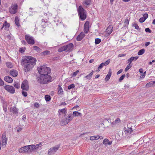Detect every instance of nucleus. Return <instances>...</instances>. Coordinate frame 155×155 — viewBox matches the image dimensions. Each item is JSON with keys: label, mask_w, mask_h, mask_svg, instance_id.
Segmentation results:
<instances>
[{"label": "nucleus", "mask_w": 155, "mask_h": 155, "mask_svg": "<svg viewBox=\"0 0 155 155\" xmlns=\"http://www.w3.org/2000/svg\"><path fill=\"white\" fill-rule=\"evenodd\" d=\"M99 138L100 136L99 135H95L90 137V139L92 141L97 140L99 139Z\"/></svg>", "instance_id": "nucleus-27"}, {"label": "nucleus", "mask_w": 155, "mask_h": 155, "mask_svg": "<svg viewBox=\"0 0 155 155\" xmlns=\"http://www.w3.org/2000/svg\"><path fill=\"white\" fill-rule=\"evenodd\" d=\"M10 74L13 77H16L18 75V72L16 70H12L10 71Z\"/></svg>", "instance_id": "nucleus-18"}, {"label": "nucleus", "mask_w": 155, "mask_h": 155, "mask_svg": "<svg viewBox=\"0 0 155 155\" xmlns=\"http://www.w3.org/2000/svg\"><path fill=\"white\" fill-rule=\"evenodd\" d=\"M4 80L8 83H12L13 81L12 79L9 76H6L4 77Z\"/></svg>", "instance_id": "nucleus-24"}, {"label": "nucleus", "mask_w": 155, "mask_h": 155, "mask_svg": "<svg viewBox=\"0 0 155 155\" xmlns=\"http://www.w3.org/2000/svg\"><path fill=\"white\" fill-rule=\"evenodd\" d=\"M66 105V103H65V102H62V103H61L60 105H64V106H65V105Z\"/></svg>", "instance_id": "nucleus-63"}, {"label": "nucleus", "mask_w": 155, "mask_h": 155, "mask_svg": "<svg viewBox=\"0 0 155 155\" xmlns=\"http://www.w3.org/2000/svg\"><path fill=\"white\" fill-rule=\"evenodd\" d=\"M132 58H133L134 61H136L139 58L138 56L136 57H132Z\"/></svg>", "instance_id": "nucleus-58"}, {"label": "nucleus", "mask_w": 155, "mask_h": 155, "mask_svg": "<svg viewBox=\"0 0 155 155\" xmlns=\"http://www.w3.org/2000/svg\"><path fill=\"white\" fill-rule=\"evenodd\" d=\"M27 153H30L33 152V150L31 144L27 145Z\"/></svg>", "instance_id": "nucleus-20"}, {"label": "nucleus", "mask_w": 155, "mask_h": 155, "mask_svg": "<svg viewBox=\"0 0 155 155\" xmlns=\"http://www.w3.org/2000/svg\"><path fill=\"white\" fill-rule=\"evenodd\" d=\"M146 19H145L143 17H141L140 18L139 21L141 23H142Z\"/></svg>", "instance_id": "nucleus-48"}, {"label": "nucleus", "mask_w": 155, "mask_h": 155, "mask_svg": "<svg viewBox=\"0 0 155 155\" xmlns=\"http://www.w3.org/2000/svg\"><path fill=\"white\" fill-rule=\"evenodd\" d=\"M25 48H19V51L20 53H23L25 52Z\"/></svg>", "instance_id": "nucleus-46"}, {"label": "nucleus", "mask_w": 155, "mask_h": 155, "mask_svg": "<svg viewBox=\"0 0 155 155\" xmlns=\"http://www.w3.org/2000/svg\"><path fill=\"white\" fill-rule=\"evenodd\" d=\"M89 27V23L88 21H86L84 25V31L85 33H88Z\"/></svg>", "instance_id": "nucleus-12"}, {"label": "nucleus", "mask_w": 155, "mask_h": 155, "mask_svg": "<svg viewBox=\"0 0 155 155\" xmlns=\"http://www.w3.org/2000/svg\"><path fill=\"white\" fill-rule=\"evenodd\" d=\"M85 34L83 32H81L80 34L78 35L77 38V41H81L82 40L83 38L84 37Z\"/></svg>", "instance_id": "nucleus-19"}, {"label": "nucleus", "mask_w": 155, "mask_h": 155, "mask_svg": "<svg viewBox=\"0 0 155 155\" xmlns=\"http://www.w3.org/2000/svg\"><path fill=\"white\" fill-rule=\"evenodd\" d=\"M50 53V51H49L46 50L44 51L41 52V54L43 55H45L49 54Z\"/></svg>", "instance_id": "nucleus-36"}, {"label": "nucleus", "mask_w": 155, "mask_h": 155, "mask_svg": "<svg viewBox=\"0 0 155 155\" xmlns=\"http://www.w3.org/2000/svg\"><path fill=\"white\" fill-rule=\"evenodd\" d=\"M112 74L111 70L110 69L109 72L106 77L105 80L106 81H108L110 79Z\"/></svg>", "instance_id": "nucleus-22"}, {"label": "nucleus", "mask_w": 155, "mask_h": 155, "mask_svg": "<svg viewBox=\"0 0 155 155\" xmlns=\"http://www.w3.org/2000/svg\"><path fill=\"white\" fill-rule=\"evenodd\" d=\"M123 69H120L119 70L117 73V74L118 75L120 74L123 71Z\"/></svg>", "instance_id": "nucleus-59"}, {"label": "nucleus", "mask_w": 155, "mask_h": 155, "mask_svg": "<svg viewBox=\"0 0 155 155\" xmlns=\"http://www.w3.org/2000/svg\"><path fill=\"white\" fill-rule=\"evenodd\" d=\"M4 84V82L0 78V85L3 86Z\"/></svg>", "instance_id": "nucleus-55"}, {"label": "nucleus", "mask_w": 155, "mask_h": 155, "mask_svg": "<svg viewBox=\"0 0 155 155\" xmlns=\"http://www.w3.org/2000/svg\"><path fill=\"white\" fill-rule=\"evenodd\" d=\"M133 26H134L135 28L137 30H140V29L139 26L137 24L134 23V24Z\"/></svg>", "instance_id": "nucleus-44"}, {"label": "nucleus", "mask_w": 155, "mask_h": 155, "mask_svg": "<svg viewBox=\"0 0 155 155\" xmlns=\"http://www.w3.org/2000/svg\"><path fill=\"white\" fill-rule=\"evenodd\" d=\"M14 87L17 89H18L20 87V84L18 83H14Z\"/></svg>", "instance_id": "nucleus-43"}, {"label": "nucleus", "mask_w": 155, "mask_h": 155, "mask_svg": "<svg viewBox=\"0 0 155 155\" xmlns=\"http://www.w3.org/2000/svg\"><path fill=\"white\" fill-rule=\"evenodd\" d=\"M91 4V0H84L83 2V5L87 8Z\"/></svg>", "instance_id": "nucleus-17"}, {"label": "nucleus", "mask_w": 155, "mask_h": 155, "mask_svg": "<svg viewBox=\"0 0 155 155\" xmlns=\"http://www.w3.org/2000/svg\"><path fill=\"white\" fill-rule=\"evenodd\" d=\"M25 38L28 44L33 45L35 44L33 37L29 35H26L25 36Z\"/></svg>", "instance_id": "nucleus-7"}, {"label": "nucleus", "mask_w": 155, "mask_h": 155, "mask_svg": "<svg viewBox=\"0 0 155 155\" xmlns=\"http://www.w3.org/2000/svg\"><path fill=\"white\" fill-rule=\"evenodd\" d=\"M6 65L7 67L9 68H12L13 66L11 63L8 62L6 63Z\"/></svg>", "instance_id": "nucleus-35"}, {"label": "nucleus", "mask_w": 155, "mask_h": 155, "mask_svg": "<svg viewBox=\"0 0 155 155\" xmlns=\"http://www.w3.org/2000/svg\"><path fill=\"white\" fill-rule=\"evenodd\" d=\"M79 72V70H77L76 71L74 72L73 73V74L72 75V76H75Z\"/></svg>", "instance_id": "nucleus-50"}, {"label": "nucleus", "mask_w": 155, "mask_h": 155, "mask_svg": "<svg viewBox=\"0 0 155 155\" xmlns=\"http://www.w3.org/2000/svg\"><path fill=\"white\" fill-rule=\"evenodd\" d=\"M145 52V50L144 49H141L138 52V55H141L143 54Z\"/></svg>", "instance_id": "nucleus-32"}, {"label": "nucleus", "mask_w": 155, "mask_h": 155, "mask_svg": "<svg viewBox=\"0 0 155 155\" xmlns=\"http://www.w3.org/2000/svg\"><path fill=\"white\" fill-rule=\"evenodd\" d=\"M133 58H132V57H131L130 58H129L128 60V63H129V64H131L132 62L133 61Z\"/></svg>", "instance_id": "nucleus-49"}, {"label": "nucleus", "mask_w": 155, "mask_h": 155, "mask_svg": "<svg viewBox=\"0 0 155 155\" xmlns=\"http://www.w3.org/2000/svg\"><path fill=\"white\" fill-rule=\"evenodd\" d=\"M19 18L16 16L15 18V22L16 25L18 27H19L20 26V24L19 22Z\"/></svg>", "instance_id": "nucleus-28"}, {"label": "nucleus", "mask_w": 155, "mask_h": 155, "mask_svg": "<svg viewBox=\"0 0 155 155\" xmlns=\"http://www.w3.org/2000/svg\"><path fill=\"white\" fill-rule=\"evenodd\" d=\"M63 90L61 87L59 86L58 87V94H61L63 93Z\"/></svg>", "instance_id": "nucleus-39"}, {"label": "nucleus", "mask_w": 155, "mask_h": 155, "mask_svg": "<svg viewBox=\"0 0 155 155\" xmlns=\"http://www.w3.org/2000/svg\"><path fill=\"white\" fill-rule=\"evenodd\" d=\"M45 97L46 101H49L51 99L50 96L48 95H46Z\"/></svg>", "instance_id": "nucleus-40"}, {"label": "nucleus", "mask_w": 155, "mask_h": 155, "mask_svg": "<svg viewBox=\"0 0 155 155\" xmlns=\"http://www.w3.org/2000/svg\"><path fill=\"white\" fill-rule=\"evenodd\" d=\"M40 76L37 79L38 83L41 84H46L52 81V78L49 74L51 73V69L46 65L41 66L38 68Z\"/></svg>", "instance_id": "nucleus-1"}, {"label": "nucleus", "mask_w": 155, "mask_h": 155, "mask_svg": "<svg viewBox=\"0 0 155 155\" xmlns=\"http://www.w3.org/2000/svg\"><path fill=\"white\" fill-rule=\"evenodd\" d=\"M93 73L94 71H92L89 74L85 77V78L87 79L90 80L92 77V75L93 74Z\"/></svg>", "instance_id": "nucleus-30"}, {"label": "nucleus", "mask_w": 155, "mask_h": 155, "mask_svg": "<svg viewBox=\"0 0 155 155\" xmlns=\"http://www.w3.org/2000/svg\"><path fill=\"white\" fill-rule=\"evenodd\" d=\"M125 74L123 75H122L120 78L119 79V81L120 82L122 80H123L124 79V78L125 77Z\"/></svg>", "instance_id": "nucleus-47"}, {"label": "nucleus", "mask_w": 155, "mask_h": 155, "mask_svg": "<svg viewBox=\"0 0 155 155\" xmlns=\"http://www.w3.org/2000/svg\"><path fill=\"white\" fill-rule=\"evenodd\" d=\"M103 143L104 145L106 146L107 145H110L111 144L112 142L110 141L109 140L107 139H105L103 140Z\"/></svg>", "instance_id": "nucleus-25"}, {"label": "nucleus", "mask_w": 155, "mask_h": 155, "mask_svg": "<svg viewBox=\"0 0 155 155\" xmlns=\"http://www.w3.org/2000/svg\"><path fill=\"white\" fill-rule=\"evenodd\" d=\"M39 104L37 102H35L34 104V107L37 108L39 107Z\"/></svg>", "instance_id": "nucleus-53"}, {"label": "nucleus", "mask_w": 155, "mask_h": 155, "mask_svg": "<svg viewBox=\"0 0 155 155\" xmlns=\"http://www.w3.org/2000/svg\"><path fill=\"white\" fill-rule=\"evenodd\" d=\"M67 109L66 108L58 110V113L59 115L64 114V116L66 115L67 113Z\"/></svg>", "instance_id": "nucleus-16"}, {"label": "nucleus", "mask_w": 155, "mask_h": 155, "mask_svg": "<svg viewBox=\"0 0 155 155\" xmlns=\"http://www.w3.org/2000/svg\"><path fill=\"white\" fill-rule=\"evenodd\" d=\"M9 26V24L7 23L6 21H5L3 25V28L5 27V28H8Z\"/></svg>", "instance_id": "nucleus-37"}, {"label": "nucleus", "mask_w": 155, "mask_h": 155, "mask_svg": "<svg viewBox=\"0 0 155 155\" xmlns=\"http://www.w3.org/2000/svg\"><path fill=\"white\" fill-rule=\"evenodd\" d=\"M120 122V118H117L112 123L111 125L112 127L118 124Z\"/></svg>", "instance_id": "nucleus-23"}, {"label": "nucleus", "mask_w": 155, "mask_h": 155, "mask_svg": "<svg viewBox=\"0 0 155 155\" xmlns=\"http://www.w3.org/2000/svg\"><path fill=\"white\" fill-rule=\"evenodd\" d=\"M58 51L59 52H62L64 51H66L65 46L61 47L58 50Z\"/></svg>", "instance_id": "nucleus-31"}, {"label": "nucleus", "mask_w": 155, "mask_h": 155, "mask_svg": "<svg viewBox=\"0 0 155 155\" xmlns=\"http://www.w3.org/2000/svg\"><path fill=\"white\" fill-rule=\"evenodd\" d=\"M73 118L74 116L71 113H68V116L61 120V124L62 125L66 124L71 121Z\"/></svg>", "instance_id": "nucleus-4"}, {"label": "nucleus", "mask_w": 155, "mask_h": 155, "mask_svg": "<svg viewBox=\"0 0 155 155\" xmlns=\"http://www.w3.org/2000/svg\"><path fill=\"white\" fill-rule=\"evenodd\" d=\"M27 145L23 147L18 149V151L20 153H27Z\"/></svg>", "instance_id": "nucleus-15"}, {"label": "nucleus", "mask_w": 155, "mask_h": 155, "mask_svg": "<svg viewBox=\"0 0 155 155\" xmlns=\"http://www.w3.org/2000/svg\"><path fill=\"white\" fill-rule=\"evenodd\" d=\"M132 128H130L128 130H126L124 131V132L126 134H130L132 131Z\"/></svg>", "instance_id": "nucleus-38"}, {"label": "nucleus", "mask_w": 155, "mask_h": 155, "mask_svg": "<svg viewBox=\"0 0 155 155\" xmlns=\"http://www.w3.org/2000/svg\"><path fill=\"white\" fill-rule=\"evenodd\" d=\"M36 59L31 56H27L22 58L21 63V65L23 67L24 71L28 72L31 71L36 64Z\"/></svg>", "instance_id": "nucleus-2"}, {"label": "nucleus", "mask_w": 155, "mask_h": 155, "mask_svg": "<svg viewBox=\"0 0 155 155\" xmlns=\"http://www.w3.org/2000/svg\"><path fill=\"white\" fill-rule=\"evenodd\" d=\"M155 83V81H152L149 82V83H147L146 84V86L147 87H151L153 85V84Z\"/></svg>", "instance_id": "nucleus-34"}, {"label": "nucleus", "mask_w": 155, "mask_h": 155, "mask_svg": "<svg viewBox=\"0 0 155 155\" xmlns=\"http://www.w3.org/2000/svg\"><path fill=\"white\" fill-rule=\"evenodd\" d=\"M3 108L4 111L5 112H6L7 111V106L6 105H3Z\"/></svg>", "instance_id": "nucleus-51"}, {"label": "nucleus", "mask_w": 155, "mask_h": 155, "mask_svg": "<svg viewBox=\"0 0 155 155\" xmlns=\"http://www.w3.org/2000/svg\"><path fill=\"white\" fill-rule=\"evenodd\" d=\"M145 31L146 32H148L149 33L151 32V30L149 28H146L145 29Z\"/></svg>", "instance_id": "nucleus-54"}, {"label": "nucleus", "mask_w": 155, "mask_h": 155, "mask_svg": "<svg viewBox=\"0 0 155 155\" xmlns=\"http://www.w3.org/2000/svg\"><path fill=\"white\" fill-rule=\"evenodd\" d=\"M59 147L60 145H57L50 148L48 151V155H52L54 154L58 150Z\"/></svg>", "instance_id": "nucleus-5"}, {"label": "nucleus", "mask_w": 155, "mask_h": 155, "mask_svg": "<svg viewBox=\"0 0 155 155\" xmlns=\"http://www.w3.org/2000/svg\"><path fill=\"white\" fill-rule=\"evenodd\" d=\"M33 49L37 51L38 52H40L41 51V48L36 46H33Z\"/></svg>", "instance_id": "nucleus-33"}, {"label": "nucleus", "mask_w": 155, "mask_h": 155, "mask_svg": "<svg viewBox=\"0 0 155 155\" xmlns=\"http://www.w3.org/2000/svg\"><path fill=\"white\" fill-rule=\"evenodd\" d=\"M72 115L75 117H78L79 116H82V115L81 113L79 112L78 111H74L73 112V113Z\"/></svg>", "instance_id": "nucleus-29"}, {"label": "nucleus", "mask_w": 155, "mask_h": 155, "mask_svg": "<svg viewBox=\"0 0 155 155\" xmlns=\"http://www.w3.org/2000/svg\"><path fill=\"white\" fill-rule=\"evenodd\" d=\"M78 13L80 19L83 21L86 18V12L82 6H80L78 9Z\"/></svg>", "instance_id": "nucleus-3"}, {"label": "nucleus", "mask_w": 155, "mask_h": 155, "mask_svg": "<svg viewBox=\"0 0 155 155\" xmlns=\"http://www.w3.org/2000/svg\"><path fill=\"white\" fill-rule=\"evenodd\" d=\"M66 51H71L73 48V45L71 43H70L68 44L65 45Z\"/></svg>", "instance_id": "nucleus-13"}, {"label": "nucleus", "mask_w": 155, "mask_h": 155, "mask_svg": "<svg viewBox=\"0 0 155 155\" xmlns=\"http://www.w3.org/2000/svg\"><path fill=\"white\" fill-rule=\"evenodd\" d=\"M139 72L140 73H142L143 72V70L142 68H140L139 70Z\"/></svg>", "instance_id": "nucleus-62"}, {"label": "nucleus", "mask_w": 155, "mask_h": 155, "mask_svg": "<svg viewBox=\"0 0 155 155\" xmlns=\"http://www.w3.org/2000/svg\"><path fill=\"white\" fill-rule=\"evenodd\" d=\"M2 146L3 147L5 148L6 147L8 141L7 138H6L5 133H4L2 134Z\"/></svg>", "instance_id": "nucleus-8"}, {"label": "nucleus", "mask_w": 155, "mask_h": 155, "mask_svg": "<svg viewBox=\"0 0 155 155\" xmlns=\"http://www.w3.org/2000/svg\"><path fill=\"white\" fill-rule=\"evenodd\" d=\"M110 62V59L107 60L105 62L101 63L98 67V69H101L104 66H106L108 65Z\"/></svg>", "instance_id": "nucleus-14"}, {"label": "nucleus", "mask_w": 155, "mask_h": 155, "mask_svg": "<svg viewBox=\"0 0 155 155\" xmlns=\"http://www.w3.org/2000/svg\"><path fill=\"white\" fill-rule=\"evenodd\" d=\"M132 66V65L131 64H129L125 69V72L127 71L129 69H130Z\"/></svg>", "instance_id": "nucleus-41"}, {"label": "nucleus", "mask_w": 155, "mask_h": 155, "mask_svg": "<svg viewBox=\"0 0 155 155\" xmlns=\"http://www.w3.org/2000/svg\"><path fill=\"white\" fill-rule=\"evenodd\" d=\"M42 142H40L38 144H31L34 151L39 149L40 148H41L42 146Z\"/></svg>", "instance_id": "nucleus-11"}, {"label": "nucleus", "mask_w": 155, "mask_h": 155, "mask_svg": "<svg viewBox=\"0 0 155 155\" xmlns=\"http://www.w3.org/2000/svg\"><path fill=\"white\" fill-rule=\"evenodd\" d=\"M22 95L24 97H26L27 96V93L26 91H22Z\"/></svg>", "instance_id": "nucleus-52"}, {"label": "nucleus", "mask_w": 155, "mask_h": 155, "mask_svg": "<svg viewBox=\"0 0 155 155\" xmlns=\"http://www.w3.org/2000/svg\"><path fill=\"white\" fill-rule=\"evenodd\" d=\"M4 88L8 92L11 94H13L15 92L14 87L11 86L7 85L4 86Z\"/></svg>", "instance_id": "nucleus-9"}, {"label": "nucleus", "mask_w": 155, "mask_h": 155, "mask_svg": "<svg viewBox=\"0 0 155 155\" xmlns=\"http://www.w3.org/2000/svg\"><path fill=\"white\" fill-rule=\"evenodd\" d=\"M150 44V42L149 41L145 43V46L147 47Z\"/></svg>", "instance_id": "nucleus-60"}, {"label": "nucleus", "mask_w": 155, "mask_h": 155, "mask_svg": "<svg viewBox=\"0 0 155 155\" xmlns=\"http://www.w3.org/2000/svg\"><path fill=\"white\" fill-rule=\"evenodd\" d=\"M21 89L25 91H28L29 89L28 81L26 80H25L22 83L21 85Z\"/></svg>", "instance_id": "nucleus-10"}, {"label": "nucleus", "mask_w": 155, "mask_h": 155, "mask_svg": "<svg viewBox=\"0 0 155 155\" xmlns=\"http://www.w3.org/2000/svg\"><path fill=\"white\" fill-rule=\"evenodd\" d=\"M143 18H144L145 19H146L148 17V15L147 14L145 13L143 15Z\"/></svg>", "instance_id": "nucleus-56"}, {"label": "nucleus", "mask_w": 155, "mask_h": 155, "mask_svg": "<svg viewBox=\"0 0 155 155\" xmlns=\"http://www.w3.org/2000/svg\"><path fill=\"white\" fill-rule=\"evenodd\" d=\"M94 61V59H91L89 60V62L90 63H92Z\"/></svg>", "instance_id": "nucleus-64"}, {"label": "nucleus", "mask_w": 155, "mask_h": 155, "mask_svg": "<svg viewBox=\"0 0 155 155\" xmlns=\"http://www.w3.org/2000/svg\"><path fill=\"white\" fill-rule=\"evenodd\" d=\"M18 6L17 4H12L9 8V11L11 14H14L17 12Z\"/></svg>", "instance_id": "nucleus-6"}, {"label": "nucleus", "mask_w": 155, "mask_h": 155, "mask_svg": "<svg viewBox=\"0 0 155 155\" xmlns=\"http://www.w3.org/2000/svg\"><path fill=\"white\" fill-rule=\"evenodd\" d=\"M129 20L128 19H127L125 20V23L126 24H127V25H128L129 23Z\"/></svg>", "instance_id": "nucleus-61"}, {"label": "nucleus", "mask_w": 155, "mask_h": 155, "mask_svg": "<svg viewBox=\"0 0 155 155\" xmlns=\"http://www.w3.org/2000/svg\"><path fill=\"white\" fill-rule=\"evenodd\" d=\"M126 55L125 54H120L118 55V57H124Z\"/></svg>", "instance_id": "nucleus-57"}, {"label": "nucleus", "mask_w": 155, "mask_h": 155, "mask_svg": "<svg viewBox=\"0 0 155 155\" xmlns=\"http://www.w3.org/2000/svg\"><path fill=\"white\" fill-rule=\"evenodd\" d=\"M101 40L99 38H96L95 40V43L97 45L99 44L101 42Z\"/></svg>", "instance_id": "nucleus-42"}, {"label": "nucleus", "mask_w": 155, "mask_h": 155, "mask_svg": "<svg viewBox=\"0 0 155 155\" xmlns=\"http://www.w3.org/2000/svg\"><path fill=\"white\" fill-rule=\"evenodd\" d=\"M75 86L74 84H71L69 85L68 87V89L70 90L71 89L73 88Z\"/></svg>", "instance_id": "nucleus-45"}, {"label": "nucleus", "mask_w": 155, "mask_h": 155, "mask_svg": "<svg viewBox=\"0 0 155 155\" xmlns=\"http://www.w3.org/2000/svg\"><path fill=\"white\" fill-rule=\"evenodd\" d=\"M113 27L111 25H110L106 30V31L107 34L109 35L111 34L112 31Z\"/></svg>", "instance_id": "nucleus-21"}, {"label": "nucleus", "mask_w": 155, "mask_h": 155, "mask_svg": "<svg viewBox=\"0 0 155 155\" xmlns=\"http://www.w3.org/2000/svg\"><path fill=\"white\" fill-rule=\"evenodd\" d=\"M10 110L13 113L17 114L18 113V110L15 107H13L10 108Z\"/></svg>", "instance_id": "nucleus-26"}]
</instances>
